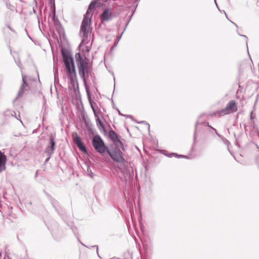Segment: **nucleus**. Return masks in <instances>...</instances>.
Returning <instances> with one entry per match:
<instances>
[{
  "label": "nucleus",
  "instance_id": "nucleus-10",
  "mask_svg": "<svg viewBox=\"0 0 259 259\" xmlns=\"http://www.w3.org/2000/svg\"><path fill=\"white\" fill-rule=\"evenodd\" d=\"M50 146H48L46 149V152L48 154V155H52L53 153H54V150H55V142L54 141V138L53 137V136H51L50 137Z\"/></svg>",
  "mask_w": 259,
  "mask_h": 259
},
{
  "label": "nucleus",
  "instance_id": "nucleus-12",
  "mask_svg": "<svg viewBox=\"0 0 259 259\" xmlns=\"http://www.w3.org/2000/svg\"><path fill=\"white\" fill-rule=\"evenodd\" d=\"M95 3H92L90 4L84 17H88L89 18L91 19V17L92 16V14L91 13V12L92 10L94 9L95 7Z\"/></svg>",
  "mask_w": 259,
  "mask_h": 259
},
{
  "label": "nucleus",
  "instance_id": "nucleus-11",
  "mask_svg": "<svg viewBox=\"0 0 259 259\" xmlns=\"http://www.w3.org/2000/svg\"><path fill=\"white\" fill-rule=\"evenodd\" d=\"M111 16V13L109 9L105 10L101 16V19L102 21H108Z\"/></svg>",
  "mask_w": 259,
  "mask_h": 259
},
{
  "label": "nucleus",
  "instance_id": "nucleus-15",
  "mask_svg": "<svg viewBox=\"0 0 259 259\" xmlns=\"http://www.w3.org/2000/svg\"><path fill=\"white\" fill-rule=\"evenodd\" d=\"M96 116L97 117V119H96L97 126L99 128H104L103 123H102V122L101 121V120H100V119L99 118V117L98 116L96 115Z\"/></svg>",
  "mask_w": 259,
  "mask_h": 259
},
{
  "label": "nucleus",
  "instance_id": "nucleus-2",
  "mask_svg": "<svg viewBox=\"0 0 259 259\" xmlns=\"http://www.w3.org/2000/svg\"><path fill=\"white\" fill-rule=\"evenodd\" d=\"M91 19L84 17L80 27V34L83 37L80 46L88 44L90 40L91 28L90 27Z\"/></svg>",
  "mask_w": 259,
  "mask_h": 259
},
{
  "label": "nucleus",
  "instance_id": "nucleus-5",
  "mask_svg": "<svg viewBox=\"0 0 259 259\" xmlns=\"http://www.w3.org/2000/svg\"><path fill=\"white\" fill-rule=\"evenodd\" d=\"M72 137L73 139V141L76 144L78 148L82 152L86 153L87 149L81 142V138L79 137L77 134V133L75 132L72 134Z\"/></svg>",
  "mask_w": 259,
  "mask_h": 259
},
{
  "label": "nucleus",
  "instance_id": "nucleus-6",
  "mask_svg": "<svg viewBox=\"0 0 259 259\" xmlns=\"http://www.w3.org/2000/svg\"><path fill=\"white\" fill-rule=\"evenodd\" d=\"M77 65L79 75L82 79H83V80H84L85 70H87L88 68V63L86 61L83 62H79L77 64Z\"/></svg>",
  "mask_w": 259,
  "mask_h": 259
},
{
  "label": "nucleus",
  "instance_id": "nucleus-4",
  "mask_svg": "<svg viewBox=\"0 0 259 259\" xmlns=\"http://www.w3.org/2000/svg\"><path fill=\"white\" fill-rule=\"evenodd\" d=\"M92 144L95 150L100 153H104L106 151V146L100 136H95L92 140Z\"/></svg>",
  "mask_w": 259,
  "mask_h": 259
},
{
  "label": "nucleus",
  "instance_id": "nucleus-3",
  "mask_svg": "<svg viewBox=\"0 0 259 259\" xmlns=\"http://www.w3.org/2000/svg\"><path fill=\"white\" fill-rule=\"evenodd\" d=\"M238 108L236 102L234 100H231L225 108L215 111L212 115L220 117L236 112Z\"/></svg>",
  "mask_w": 259,
  "mask_h": 259
},
{
  "label": "nucleus",
  "instance_id": "nucleus-13",
  "mask_svg": "<svg viewBox=\"0 0 259 259\" xmlns=\"http://www.w3.org/2000/svg\"><path fill=\"white\" fill-rule=\"evenodd\" d=\"M23 83L21 88L20 91L19 93V95H22L23 94L24 91H27L29 89L27 83L26 82L24 78H23Z\"/></svg>",
  "mask_w": 259,
  "mask_h": 259
},
{
  "label": "nucleus",
  "instance_id": "nucleus-1",
  "mask_svg": "<svg viewBox=\"0 0 259 259\" xmlns=\"http://www.w3.org/2000/svg\"><path fill=\"white\" fill-rule=\"evenodd\" d=\"M62 56L65 65L64 70L69 80V88L71 90L76 91L78 88V86L73 59L69 54L63 53Z\"/></svg>",
  "mask_w": 259,
  "mask_h": 259
},
{
  "label": "nucleus",
  "instance_id": "nucleus-9",
  "mask_svg": "<svg viewBox=\"0 0 259 259\" xmlns=\"http://www.w3.org/2000/svg\"><path fill=\"white\" fill-rule=\"evenodd\" d=\"M7 160L6 155L0 151V173L6 169Z\"/></svg>",
  "mask_w": 259,
  "mask_h": 259
},
{
  "label": "nucleus",
  "instance_id": "nucleus-14",
  "mask_svg": "<svg viewBox=\"0 0 259 259\" xmlns=\"http://www.w3.org/2000/svg\"><path fill=\"white\" fill-rule=\"evenodd\" d=\"M75 59L77 64L79 62H83L86 61L85 60L83 59V58L81 57L80 54L79 53L76 54Z\"/></svg>",
  "mask_w": 259,
  "mask_h": 259
},
{
  "label": "nucleus",
  "instance_id": "nucleus-16",
  "mask_svg": "<svg viewBox=\"0 0 259 259\" xmlns=\"http://www.w3.org/2000/svg\"><path fill=\"white\" fill-rule=\"evenodd\" d=\"M86 51L87 52H89L90 49H89V48L88 47H86Z\"/></svg>",
  "mask_w": 259,
  "mask_h": 259
},
{
  "label": "nucleus",
  "instance_id": "nucleus-8",
  "mask_svg": "<svg viewBox=\"0 0 259 259\" xmlns=\"http://www.w3.org/2000/svg\"><path fill=\"white\" fill-rule=\"evenodd\" d=\"M109 137L114 143H115L116 145L119 144L120 145V147L122 150L124 149L122 143L119 139L117 134L113 130L109 131Z\"/></svg>",
  "mask_w": 259,
  "mask_h": 259
},
{
  "label": "nucleus",
  "instance_id": "nucleus-7",
  "mask_svg": "<svg viewBox=\"0 0 259 259\" xmlns=\"http://www.w3.org/2000/svg\"><path fill=\"white\" fill-rule=\"evenodd\" d=\"M108 153L112 159L116 162H122L124 161V158L122 156V153L121 151L108 152Z\"/></svg>",
  "mask_w": 259,
  "mask_h": 259
}]
</instances>
